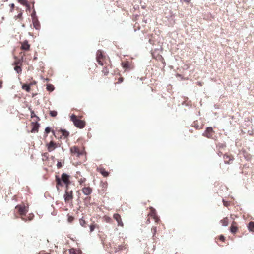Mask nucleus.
<instances>
[{"label": "nucleus", "instance_id": "f257e3e1", "mask_svg": "<svg viewBox=\"0 0 254 254\" xmlns=\"http://www.w3.org/2000/svg\"><path fill=\"white\" fill-rule=\"evenodd\" d=\"M70 176L65 173H63L61 177L60 178L58 176H56V188L58 190H60V187L65 186L66 189H68L69 186L70 184L69 180Z\"/></svg>", "mask_w": 254, "mask_h": 254}, {"label": "nucleus", "instance_id": "f03ea898", "mask_svg": "<svg viewBox=\"0 0 254 254\" xmlns=\"http://www.w3.org/2000/svg\"><path fill=\"white\" fill-rule=\"evenodd\" d=\"M96 60L98 64L101 66H105L110 64L108 58L104 56L100 50H98L97 52Z\"/></svg>", "mask_w": 254, "mask_h": 254}, {"label": "nucleus", "instance_id": "7ed1b4c3", "mask_svg": "<svg viewBox=\"0 0 254 254\" xmlns=\"http://www.w3.org/2000/svg\"><path fill=\"white\" fill-rule=\"evenodd\" d=\"M28 207L25 206L24 204L18 205L15 207V210L21 216L22 220L26 222L27 219L25 217L26 213L28 212Z\"/></svg>", "mask_w": 254, "mask_h": 254}, {"label": "nucleus", "instance_id": "20e7f679", "mask_svg": "<svg viewBox=\"0 0 254 254\" xmlns=\"http://www.w3.org/2000/svg\"><path fill=\"white\" fill-rule=\"evenodd\" d=\"M70 119L73 122L74 126L78 128H83L85 126V121L78 119L75 115H72L70 117Z\"/></svg>", "mask_w": 254, "mask_h": 254}, {"label": "nucleus", "instance_id": "39448f33", "mask_svg": "<svg viewBox=\"0 0 254 254\" xmlns=\"http://www.w3.org/2000/svg\"><path fill=\"white\" fill-rule=\"evenodd\" d=\"M64 197L65 203H72V199L73 198L72 190L69 191L68 189H66Z\"/></svg>", "mask_w": 254, "mask_h": 254}, {"label": "nucleus", "instance_id": "423d86ee", "mask_svg": "<svg viewBox=\"0 0 254 254\" xmlns=\"http://www.w3.org/2000/svg\"><path fill=\"white\" fill-rule=\"evenodd\" d=\"M214 133L215 131L213 130L212 127H209L206 128L202 135L207 138H212Z\"/></svg>", "mask_w": 254, "mask_h": 254}, {"label": "nucleus", "instance_id": "0eeeda50", "mask_svg": "<svg viewBox=\"0 0 254 254\" xmlns=\"http://www.w3.org/2000/svg\"><path fill=\"white\" fill-rule=\"evenodd\" d=\"M148 216L152 218L156 223H158L160 220L159 218L156 214L155 209L153 207L150 208V212L148 214Z\"/></svg>", "mask_w": 254, "mask_h": 254}, {"label": "nucleus", "instance_id": "6e6552de", "mask_svg": "<svg viewBox=\"0 0 254 254\" xmlns=\"http://www.w3.org/2000/svg\"><path fill=\"white\" fill-rule=\"evenodd\" d=\"M20 44L21 45L20 49L22 50L28 51H29L30 48V44L28 43V41L27 40H25L23 42H21Z\"/></svg>", "mask_w": 254, "mask_h": 254}, {"label": "nucleus", "instance_id": "1a4fd4ad", "mask_svg": "<svg viewBox=\"0 0 254 254\" xmlns=\"http://www.w3.org/2000/svg\"><path fill=\"white\" fill-rule=\"evenodd\" d=\"M81 190L84 195L87 196L90 195L93 191L92 189L89 185L84 186L82 188Z\"/></svg>", "mask_w": 254, "mask_h": 254}, {"label": "nucleus", "instance_id": "9d476101", "mask_svg": "<svg viewBox=\"0 0 254 254\" xmlns=\"http://www.w3.org/2000/svg\"><path fill=\"white\" fill-rule=\"evenodd\" d=\"M230 232L233 234H236L238 231V224L236 222L233 221L230 228Z\"/></svg>", "mask_w": 254, "mask_h": 254}, {"label": "nucleus", "instance_id": "9b49d317", "mask_svg": "<svg viewBox=\"0 0 254 254\" xmlns=\"http://www.w3.org/2000/svg\"><path fill=\"white\" fill-rule=\"evenodd\" d=\"M47 150L49 152H51L54 150L57 147V145L56 143L51 141L49 144H46Z\"/></svg>", "mask_w": 254, "mask_h": 254}, {"label": "nucleus", "instance_id": "f8f14e48", "mask_svg": "<svg viewBox=\"0 0 254 254\" xmlns=\"http://www.w3.org/2000/svg\"><path fill=\"white\" fill-rule=\"evenodd\" d=\"M23 56H22L20 58L17 57L16 56H14V62L13 64V65H22L23 62Z\"/></svg>", "mask_w": 254, "mask_h": 254}, {"label": "nucleus", "instance_id": "ddd939ff", "mask_svg": "<svg viewBox=\"0 0 254 254\" xmlns=\"http://www.w3.org/2000/svg\"><path fill=\"white\" fill-rule=\"evenodd\" d=\"M70 152L73 154H76L78 156L82 154L77 146H73L70 148Z\"/></svg>", "mask_w": 254, "mask_h": 254}, {"label": "nucleus", "instance_id": "4468645a", "mask_svg": "<svg viewBox=\"0 0 254 254\" xmlns=\"http://www.w3.org/2000/svg\"><path fill=\"white\" fill-rule=\"evenodd\" d=\"M31 125L32 126V128L31 132L32 133L37 132L39 127V124L38 123V121H35V122H32Z\"/></svg>", "mask_w": 254, "mask_h": 254}, {"label": "nucleus", "instance_id": "2eb2a0df", "mask_svg": "<svg viewBox=\"0 0 254 254\" xmlns=\"http://www.w3.org/2000/svg\"><path fill=\"white\" fill-rule=\"evenodd\" d=\"M97 170L98 172L101 173L105 177H108L109 175V172L106 171L105 169L102 167H99L97 168Z\"/></svg>", "mask_w": 254, "mask_h": 254}, {"label": "nucleus", "instance_id": "dca6fc26", "mask_svg": "<svg viewBox=\"0 0 254 254\" xmlns=\"http://www.w3.org/2000/svg\"><path fill=\"white\" fill-rule=\"evenodd\" d=\"M113 218L117 221L118 226H123V223L122 221L121 216L119 214H114Z\"/></svg>", "mask_w": 254, "mask_h": 254}, {"label": "nucleus", "instance_id": "f3484780", "mask_svg": "<svg viewBox=\"0 0 254 254\" xmlns=\"http://www.w3.org/2000/svg\"><path fill=\"white\" fill-rule=\"evenodd\" d=\"M104 68H103L102 70V73L104 74V76L108 75V73H109V70L111 68V65H110V64L104 66Z\"/></svg>", "mask_w": 254, "mask_h": 254}, {"label": "nucleus", "instance_id": "a211bd4d", "mask_svg": "<svg viewBox=\"0 0 254 254\" xmlns=\"http://www.w3.org/2000/svg\"><path fill=\"white\" fill-rule=\"evenodd\" d=\"M76 178L78 179V182L79 183V184L81 186H86V179L84 177H82L81 176L80 178H79L78 176V174L76 175Z\"/></svg>", "mask_w": 254, "mask_h": 254}, {"label": "nucleus", "instance_id": "6ab92c4d", "mask_svg": "<svg viewBox=\"0 0 254 254\" xmlns=\"http://www.w3.org/2000/svg\"><path fill=\"white\" fill-rule=\"evenodd\" d=\"M33 26L35 29H36L37 30L39 29V28L40 27V25L39 21L36 18H34V17L33 18Z\"/></svg>", "mask_w": 254, "mask_h": 254}, {"label": "nucleus", "instance_id": "aec40b11", "mask_svg": "<svg viewBox=\"0 0 254 254\" xmlns=\"http://www.w3.org/2000/svg\"><path fill=\"white\" fill-rule=\"evenodd\" d=\"M32 84H33V83H30V84H23V85L22 86V88L23 90H26L27 92H29L30 91V90H31L30 86H31V85H32Z\"/></svg>", "mask_w": 254, "mask_h": 254}, {"label": "nucleus", "instance_id": "412c9836", "mask_svg": "<svg viewBox=\"0 0 254 254\" xmlns=\"http://www.w3.org/2000/svg\"><path fill=\"white\" fill-rule=\"evenodd\" d=\"M223 158L225 163L227 164L230 163V161L233 160V159L230 156L228 155H225Z\"/></svg>", "mask_w": 254, "mask_h": 254}, {"label": "nucleus", "instance_id": "4be33fe9", "mask_svg": "<svg viewBox=\"0 0 254 254\" xmlns=\"http://www.w3.org/2000/svg\"><path fill=\"white\" fill-rule=\"evenodd\" d=\"M15 66L14 67V70L18 73L21 74L22 72V65H14Z\"/></svg>", "mask_w": 254, "mask_h": 254}, {"label": "nucleus", "instance_id": "5701e85b", "mask_svg": "<svg viewBox=\"0 0 254 254\" xmlns=\"http://www.w3.org/2000/svg\"><path fill=\"white\" fill-rule=\"evenodd\" d=\"M248 228L250 232H254V222L252 221L249 222Z\"/></svg>", "mask_w": 254, "mask_h": 254}, {"label": "nucleus", "instance_id": "b1692460", "mask_svg": "<svg viewBox=\"0 0 254 254\" xmlns=\"http://www.w3.org/2000/svg\"><path fill=\"white\" fill-rule=\"evenodd\" d=\"M29 109L30 110V112H31V118H36L35 121H39L40 120L39 117H38L37 116H36V115L35 114L34 111H33L30 108H29Z\"/></svg>", "mask_w": 254, "mask_h": 254}, {"label": "nucleus", "instance_id": "393cba45", "mask_svg": "<svg viewBox=\"0 0 254 254\" xmlns=\"http://www.w3.org/2000/svg\"><path fill=\"white\" fill-rule=\"evenodd\" d=\"M96 228H99V226L95 223H92L90 225V232H92Z\"/></svg>", "mask_w": 254, "mask_h": 254}, {"label": "nucleus", "instance_id": "a878e982", "mask_svg": "<svg viewBox=\"0 0 254 254\" xmlns=\"http://www.w3.org/2000/svg\"><path fill=\"white\" fill-rule=\"evenodd\" d=\"M127 249L126 245L122 244L118 246L116 248V252L119 251L121 250H124Z\"/></svg>", "mask_w": 254, "mask_h": 254}, {"label": "nucleus", "instance_id": "bb28decb", "mask_svg": "<svg viewBox=\"0 0 254 254\" xmlns=\"http://www.w3.org/2000/svg\"><path fill=\"white\" fill-rule=\"evenodd\" d=\"M220 223L224 226H226L228 224V219L227 217L223 218L220 221Z\"/></svg>", "mask_w": 254, "mask_h": 254}, {"label": "nucleus", "instance_id": "cd10ccee", "mask_svg": "<svg viewBox=\"0 0 254 254\" xmlns=\"http://www.w3.org/2000/svg\"><path fill=\"white\" fill-rule=\"evenodd\" d=\"M46 89L48 91L52 92L54 90L55 88L53 85L49 84L47 85Z\"/></svg>", "mask_w": 254, "mask_h": 254}, {"label": "nucleus", "instance_id": "c85d7f7f", "mask_svg": "<svg viewBox=\"0 0 254 254\" xmlns=\"http://www.w3.org/2000/svg\"><path fill=\"white\" fill-rule=\"evenodd\" d=\"M61 133L62 135L64 136L65 138L69 136V132L65 130H61Z\"/></svg>", "mask_w": 254, "mask_h": 254}, {"label": "nucleus", "instance_id": "c756f323", "mask_svg": "<svg viewBox=\"0 0 254 254\" xmlns=\"http://www.w3.org/2000/svg\"><path fill=\"white\" fill-rule=\"evenodd\" d=\"M34 215L33 214H29L27 216L25 215V217L27 219V221H31L34 218Z\"/></svg>", "mask_w": 254, "mask_h": 254}, {"label": "nucleus", "instance_id": "7c9ffc66", "mask_svg": "<svg viewBox=\"0 0 254 254\" xmlns=\"http://www.w3.org/2000/svg\"><path fill=\"white\" fill-rule=\"evenodd\" d=\"M79 223H80V224L82 226V227H86V222L85 221V220L84 219H83V218H81L79 220Z\"/></svg>", "mask_w": 254, "mask_h": 254}, {"label": "nucleus", "instance_id": "2f4dec72", "mask_svg": "<svg viewBox=\"0 0 254 254\" xmlns=\"http://www.w3.org/2000/svg\"><path fill=\"white\" fill-rule=\"evenodd\" d=\"M70 254H81L78 250H76L74 249H71L69 251Z\"/></svg>", "mask_w": 254, "mask_h": 254}, {"label": "nucleus", "instance_id": "473e14b6", "mask_svg": "<svg viewBox=\"0 0 254 254\" xmlns=\"http://www.w3.org/2000/svg\"><path fill=\"white\" fill-rule=\"evenodd\" d=\"M122 65L124 68L128 69L129 68V64L128 62L123 63Z\"/></svg>", "mask_w": 254, "mask_h": 254}, {"label": "nucleus", "instance_id": "72a5a7b5", "mask_svg": "<svg viewBox=\"0 0 254 254\" xmlns=\"http://www.w3.org/2000/svg\"><path fill=\"white\" fill-rule=\"evenodd\" d=\"M50 115L52 117H56L57 115V112L56 111H50Z\"/></svg>", "mask_w": 254, "mask_h": 254}, {"label": "nucleus", "instance_id": "f704fd0d", "mask_svg": "<svg viewBox=\"0 0 254 254\" xmlns=\"http://www.w3.org/2000/svg\"><path fill=\"white\" fill-rule=\"evenodd\" d=\"M152 233H153V236L154 237L157 232V229L156 227H153L151 229Z\"/></svg>", "mask_w": 254, "mask_h": 254}, {"label": "nucleus", "instance_id": "c9c22d12", "mask_svg": "<svg viewBox=\"0 0 254 254\" xmlns=\"http://www.w3.org/2000/svg\"><path fill=\"white\" fill-rule=\"evenodd\" d=\"M74 219V218L70 215H68V221L70 223H71Z\"/></svg>", "mask_w": 254, "mask_h": 254}, {"label": "nucleus", "instance_id": "e433bc0d", "mask_svg": "<svg viewBox=\"0 0 254 254\" xmlns=\"http://www.w3.org/2000/svg\"><path fill=\"white\" fill-rule=\"evenodd\" d=\"M123 80H124L123 77H120L118 78V81L117 82H116L115 84H116L121 83L123 81Z\"/></svg>", "mask_w": 254, "mask_h": 254}, {"label": "nucleus", "instance_id": "4c0bfd02", "mask_svg": "<svg viewBox=\"0 0 254 254\" xmlns=\"http://www.w3.org/2000/svg\"><path fill=\"white\" fill-rule=\"evenodd\" d=\"M43 157V160H44V159H48V153H44L43 155H42Z\"/></svg>", "mask_w": 254, "mask_h": 254}, {"label": "nucleus", "instance_id": "58836bf2", "mask_svg": "<svg viewBox=\"0 0 254 254\" xmlns=\"http://www.w3.org/2000/svg\"><path fill=\"white\" fill-rule=\"evenodd\" d=\"M219 239L220 240V241H222L223 242H224L225 240V237L221 235L220 236H219Z\"/></svg>", "mask_w": 254, "mask_h": 254}, {"label": "nucleus", "instance_id": "ea45409f", "mask_svg": "<svg viewBox=\"0 0 254 254\" xmlns=\"http://www.w3.org/2000/svg\"><path fill=\"white\" fill-rule=\"evenodd\" d=\"M45 131L46 134H48L51 131V128L49 127H46Z\"/></svg>", "mask_w": 254, "mask_h": 254}, {"label": "nucleus", "instance_id": "a19ab883", "mask_svg": "<svg viewBox=\"0 0 254 254\" xmlns=\"http://www.w3.org/2000/svg\"><path fill=\"white\" fill-rule=\"evenodd\" d=\"M9 6L10 7V12H12L14 9V7H15L14 4H13V3L10 4L9 5Z\"/></svg>", "mask_w": 254, "mask_h": 254}, {"label": "nucleus", "instance_id": "79ce46f5", "mask_svg": "<svg viewBox=\"0 0 254 254\" xmlns=\"http://www.w3.org/2000/svg\"><path fill=\"white\" fill-rule=\"evenodd\" d=\"M181 1H183L186 3H189L190 2L191 0H181Z\"/></svg>", "mask_w": 254, "mask_h": 254}, {"label": "nucleus", "instance_id": "37998d69", "mask_svg": "<svg viewBox=\"0 0 254 254\" xmlns=\"http://www.w3.org/2000/svg\"><path fill=\"white\" fill-rule=\"evenodd\" d=\"M57 166H58V167L59 168H60V167H61V166H62L61 163V162H58V163H57Z\"/></svg>", "mask_w": 254, "mask_h": 254}, {"label": "nucleus", "instance_id": "c03bdc74", "mask_svg": "<svg viewBox=\"0 0 254 254\" xmlns=\"http://www.w3.org/2000/svg\"><path fill=\"white\" fill-rule=\"evenodd\" d=\"M2 86V82L0 81V88Z\"/></svg>", "mask_w": 254, "mask_h": 254}, {"label": "nucleus", "instance_id": "a18cd8bd", "mask_svg": "<svg viewBox=\"0 0 254 254\" xmlns=\"http://www.w3.org/2000/svg\"><path fill=\"white\" fill-rule=\"evenodd\" d=\"M149 223H150V220H149V219L148 218V219H147V221H146V224H149Z\"/></svg>", "mask_w": 254, "mask_h": 254}, {"label": "nucleus", "instance_id": "49530a36", "mask_svg": "<svg viewBox=\"0 0 254 254\" xmlns=\"http://www.w3.org/2000/svg\"><path fill=\"white\" fill-rule=\"evenodd\" d=\"M21 15H22V14H21V13H20V14H19L18 15L17 17H18V18H20V17H21Z\"/></svg>", "mask_w": 254, "mask_h": 254}]
</instances>
